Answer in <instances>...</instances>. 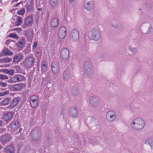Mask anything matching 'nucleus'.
Here are the masks:
<instances>
[{
  "instance_id": "nucleus-2",
  "label": "nucleus",
  "mask_w": 153,
  "mask_h": 153,
  "mask_svg": "<svg viewBox=\"0 0 153 153\" xmlns=\"http://www.w3.org/2000/svg\"><path fill=\"white\" fill-rule=\"evenodd\" d=\"M69 51L67 48H64L59 50V58L62 60L67 59L69 56Z\"/></svg>"
},
{
  "instance_id": "nucleus-6",
  "label": "nucleus",
  "mask_w": 153,
  "mask_h": 153,
  "mask_svg": "<svg viewBox=\"0 0 153 153\" xmlns=\"http://www.w3.org/2000/svg\"><path fill=\"white\" fill-rule=\"evenodd\" d=\"M70 37L73 41H76L79 37L78 32L76 30H73L70 33Z\"/></svg>"
},
{
  "instance_id": "nucleus-1",
  "label": "nucleus",
  "mask_w": 153,
  "mask_h": 153,
  "mask_svg": "<svg viewBox=\"0 0 153 153\" xmlns=\"http://www.w3.org/2000/svg\"><path fill=\"white\" fill-rule=\"evenodd\" d=\"M144 124V122L143 119L137 118L133 120L132 126L135 129H140L143 128Z\"/></svg>"
},
{
  "instance_id": "nucleus-14",
  "label": "nucleus",
  "mask_w": 153,
  "mask_h": 153,
  "mask_svg": "<svg viewBox=\"0 0 153 153\" xmlns=\"http://www.w3.org/2000/svg\"><path fill=\"white\" fill-rule=\"evenodd\" d=\"M4 150L6 153H15V152L14 148L11 145L6 146Z\"/></svg>"
},
{
  "instance_id": "nucleus-44",
  "label": "nucleus",
  "mask_w": 153,
  "mask_h": 153,
  "mask_svg": "<svg viewBox=\"0 0 153 153\" xmlns=\"http://www.w3.org/2000/svg\"><path fill=\"white\" fill-rule=\"evenodd\" d=\"M2 148V146H1V145L0 144V150Z\"/></svg>"
},
{
  "instance_id": "nucleus-29",
  "label": "nucleus",
  "mask_w": 153,
  "mask_h": 153,
  "mask_svg": "<svg viewBox=\"0 0 153 153\" xmlns=\"http://www.w3.org/2000/svg\"><path fill=\"white\" fill-rule=\"evenodd\" d=\"M25 9L23 8H22L20 10L17 11V14L20 15H23L25 14Z\"/></svg>"
},
{
  "instance_id": "nucleus-38",
  "label": "nucleus",
  "mask_w": 153,
  "mask_h": 153,
  "mask_svg": "<svg viewBox=\"0 0 153 153\" xmlns=\"http://www.w3.org/2000/svg\"><path fill=\"white\" fill-rule=\"evenodd\" d=\"M2 71L4 73H8L9 70L7 69H3L2 70Z\"/></svg>"
},
{
  "instance_id": "nucleus-27",
  "label": "nucleus",
  "mask_w": 153,
  "mask_h": 153,
  "mask_svg": "<svg viewBox=\"0 0 153 153\" xmlns=\"http://www.w3.org/2000/svg\"><path fill=\"white\" fill-rule=\"evenodd\" d=\"M52 69L53 72L55 74L57 73L59 71L58 67L56 66H54L53 65H52Z\"/></svg>"
},
{
  "instance_id": "nucleus-43",
  "label": "nucleus",
  "mask_w": 153,
  "mask_h": 153,
  "mask_svg": "<svg viewBox=\"0 0 153 153\" xmlns=\"http://www.w3.org/2000/svg\"><path fill=\"white\" fill-rule=\"evenodd\" d=\"M37 10H39L40 11L42 10V9L41 8H38V9H37Z\"/></svg>"
},
{
  "instance_id": "nucleus-42",
  "label": "nucleus",
  "mask_w": 153,
  "mask_h": 153,
  "mask_svg": "<svg viewBox=\"0 0 153 153\" xmlns=\"http://www.w3.org/2000/svg\"><path fill=\"white\" fill-rule=\"evenodd\" d=\"M3 132V130L2 129H0V133H1Z\"/></svg>"
},
{
  "instance_id": "nucleus-25",
  "label": "nucleus",
  "mask_w": 153,
  "mask_h": 153,
  "mask_svg": "<svg viewBox=\"0 0 153 153\" xmlns=\"http://www.w3.org/2000/svg\"><path fill=\"white\" fill-rule=\"evenodd\" d=\"M85 8L88 10H90L92 7V4L90 2H88L84 4Z\"/></svg>"
},
{
  "instance_id": "nucleus-40",
  "label": "nucleus",
  "mask_w": 153,
  "mask_h": 153,
  "mask_svg": "<svg viewBox=\"0 0 153 153\" xmlns=\"http://www.w3.org/2000/svg\"><path fill=\"white\" fill-rule=\"evenodd\" d=\"M2 121L0 120V126H1V125L2 124Z\"/></svg>"
},
{
  "instance_id": "nucleus-32",
  "label": "nucleus",
  "mask_w": 153,
  "mask_h": 153,
  "mask_svg": "<svg viewBox=\"0 0 153 153\" xmlns=\"http://www.w3.org/2000/svg\"><path fill=\"white\" fill-rule=\"evenodd\" d=\"M9 36L10 37L14 38H17L18 37L16 34L13 33H12L10 34Z\"/></svg>"
},
{
  "instance_id": "nucleus-3",
  "label": "nucleus",
  "mask_w": 153,
  "mask_h": 153,
  "mask_svg": "<svg viewBox=\"0 0 153 153\" xmlns=\"http://www.w3.org/2000/svg\"><path fill=\"white\" fill-rule=\"evenodd\" d=\"M100 38V34L97 30L93 29L90 34V39L96 41L98 40Z\"/></svg>"
},
{
  "instance_id": "nucleus-16",
  "label": "nucleus",
  "mask_w": 153,
  "mask_h": 153,
  "mask_svg": "<svg viewBox=\"0 0 153 153\" xmlns=\"http://www.w3.org/2000/svg\"><path fill=\"white\" fill-rule=\"evenodd\" d=\"M25 40L24 39L22 38L19 41L17 42V45L19 48H22L25 47Z\"/></svg>"
},
{
  "instance_id": "nucleus-5",
  "label": "nucleus",
  "mask_w": 153,
  "mask_h": 153,
  "mask_svg": "<svg viewBox=\"0 0 153 153\" xmlns=\"http://www.w3.org/2000/svg\"><path fill=\"white\" fill-rule=\"evenodd\" d=\"M34 62L33 58L30 56H29L25 58L24 64L25 66L26 67H31Z\"/></svg>"
},
{
  "instance_id": "nucleus-8",
  "label": "nucleus",
  "mask_w": 153,
  "mask_h": 153,
  "mask_svg": "<svg viewBox=\"0 0 153 153\" xmlns=\"http://www.w3.org/2000/svg\"><path fill=\"white\" fill-rule=\"evenodd\" d=\"M24 78V76L20 75H17L11 78V81L12 82H16L22 81Z\"/></svg>"
},
{
  "instance_id": "nucleus-13",
  "label": "nucleus",
  "mask_w": 153,
  "mask_h": 153,
  "mask_svg": "<svg viewBox=\"0 0 153 153\" xmlns=\"http://www.w3.org/2000/svg\"><path fill=\"white\" fill-rule=\"evenodd\" d=\"M13 116V115L10 112L5 113L3 115V118L5 121H7L12 119Z\"/></svg>"
},
{
  "instance_id": "nucleus-30",
  "label": "nucleus",
  "mask_w": 153,
  "mask_h": 153,
  "mask_svg": "<svg viewBox=\"0 0 153 153\" xmlns=\"http://www.w3.org/2000/svg\"><path fill=\"white\" fill-rule=\"evenodd\" d=\"M41 68L43 71L46 70V61H44L42 62Z\"/></svg>"
},
{
  "instance_id": "nucleus-45",
  "label": "nucleus",
  "mask_w": 153,
  "mask_h": 153,
  "mask_svg": "<svg viewBox=\"0 0 153 153\" xmlns=\"http://www.w3.org/2000/svg\"><path fill=\"white\" fill-rule=\"evenodd\" d=\"M70 1H73L74 0H69Z\"/></svg>"
},
{
  "instance_id": "nucleus-46",
  "label": "nucleus",
  "mask_w": 153,
  "mask_h": 153,
  "mask_svg": "<svg viewBox=\"0 0 153 153\" xmlns=\"http://www.w3.org/2000/svg\"><path fill=\"white\" fill-rule=\"evenodd\" d=\"M16 1H18V0H14Z\"/></svg>"
},
{
  "instance_id": "nucleus-23",
  "label": "nucleus",
  "mask_w": 153,
  "mask_h": 153,
  "mask_svg": "<svg viewBox=\"0 0 153 153\" xmlns=\"http://www.w3.org/2000/svg\"><path fill=\"white\" fill-rule=\"evenodd\" d=\"M22 18L20 16H18L17 17V20L15 22L16 25L19 26L21 25L22 22Z\"/></svg>"
},
{
  "instance_id": "nucleus-10",
  "label": "nucleus",
  "mask_w": 153,
  "mask_h": 153,
  "mask_svg": "<svg viewBox=\"0 0 153 153\" xmlns=\"http://www.w3.org/2000/svg\"><path fill=\"white\" fill-rule=\"evenodd\" d=\"M33 19L31 16H28L25 20L24 23L27 26L32 25Z\"/></svg>"
},
{
  "instance_id": "nucleus-41",
  "label": "nucleus",
  "mask_w": 153,
  "mask_h": 153,
  "mask_svg": "<svg viewBox=\"0 0 153 153\" xmlns=\"http://www.w3.org/2000/svg\"><path fill=\"white\" fill-rule=\"evenodd\" d=\"M22 128H20L18 133H20V132L21 131H22Z\"/></svg>"
},
{
  "instance_id": "nucleus-24",
  "label": "nucleus",
  "mask_w": 153,
  "mask_h": 153,
  "mask_svg": "<svg viewBox=\"0 0 153 153\" xmlns=\"http://www.w3.org/2000/svg\"><path fill=\"white\" fill-rule=\"evenodd\" d=\"M58 2V0H50V4L52 7L56 6Z\"/></svg>"
},
{
  "instance_id": "nucleus-19",
  "label": "nucleus",
  "mask_w": 153,
  "mask_h": 153,
  "mask_svg": "<svg viewBox=\"0 0 153 153\" xmlns=\"http://www.w3.org/2000/svg\"><path fill=\"white\" fill-rule=\"evenodd\" d=\"M23 58V56L20 53L16 54L14 56V60L16 62H20L21 59Z\"/></svg>"
},
{
  "instance_id": "nucleus-35",
  "label": "nucleus",
  "mask_w": 153,
  "mask_h": 153,
  "mask_svg": "<svg viewBox=\"0 0 153 153\" xmlns=\"http://www.w3.org/2000/svg\"><path fill=\"white\" fill-rule=\"evenodd\" d=\"M37 42H35L34 43L33 45V49H34L37 46Z\"/></svg>"
},
{
  "instance_id": "nucleus-12",
  "label": "nucleus",
  "mask_w": 153,
  "mask_h": 153,
  "mask_svg": "<svg viewBox=\"0 0 153 153\" xmlns=\"http://www.w3.org/2000/svg\"><path fill=\"white\" fill-rule=\"evenodd\" d=\"M77 114V111L76 108L74 106L71 107L70 109V115L72 117H76Z\"/></svg>"
},
{
  "instance_id": "nucleus-22",
  "label": "nucleus",
  "mask_w": 153,
  "mask_h": 153,
  "mask_svg": "<svg viewBox=\"0 0 153 153\" xmlns=\"http://www.w3.org/2000/svg\"><path fill=\"white\" fill-rule=\"evenodd\" d=\"M10 102V100L9 98H4L1 102V105H8Z\"/></svg>"
},
{
  "instance_id": "nucleus-9",
  "label": "nucleus",
  "mask_w": 153,
  "mask_h": 153,
  "mask_svg": "<svg viewBox=\"0 0 153 153\" xmlns=\"http://www.w3.org/2000/svg\"><path fill=\"white\" fill-rule=\"evenodd\" d=\"M38 97L36 96H33L30 97V103L31 106L35 107L37 105Z\"/></svg>"
},
{
  "instance_id": "nucleus-7",
  "label": "nucleus",
  "mask_w": 153,
  "mask_h": 153,
  "mask_svg": "<svg viewBox=\"0 0 153 153\" xmlns=\"http://www.w3.org/2000/svg\"><path fill=\"white\" fill-rule=\"evenodd\" d=\"M107 120L109 121H113L116 117V115L114 112L110 111H108L106 115Z\"/></svg>"
},
{
  "instance_id": "nucleus-31",
  "label": "nucleus",
  "mask_w": 153,
  "mask_h": 153,
  "mask_svg": "<svg viewBox=\"0 0 153 153\" xmlns=\"http://www.w3.org/2000/svg\"><path fill=\"white\" fill-rule=\"evenodd\" d=\"M8 77L6 75H3V74H0V79H8Z\"/></svg>"
},
{
  "instance_id": "nucleus-17",
  "label": "nucleus",
  "mask_w": 153,
  "mask_h": 153,
  "mask_svg": "<svg viewBox=\"0 0 153 153\" xmlns=\"http://www.w3.org/2000/svg\"><path fill=\"white\" fill-rule=\"evenodd\" d=\"M19 127V123L17 121L13 122L10 125L11 128L13 130H17Z\"/></svg>"
},
{
  "instance_id": "nucleus-21",
  "label": "nucleus",
  "mask_w": 153,
  "mask_h": 153,
  "mask_svg": "<svg viewBox=\"0 0 153 153\" xmlns=\"http://www.w3.org/2000/svg\"><path fill=\"white\" fill-rule=\"evenodd\" d=\"M33 4L32 3L30 2L29 4L26 6L27 11L28 12H30L33 10Z\"/></svg>"
},
{
  "instance_id": "nucleus-36",
  "label": "nucleus",
  "mask_w": 153,
  "mask_h": 153,
  "mask_svg": "<svg viewBox=\"0 0 153 153\" xmlns=\"http://www.w3.org/2000/svg\"><path fill=\"white\" fill-rule=\"evenodd\" d=\"M13 30H15L18 31V32L19 33L20 31L22 30V29L21 28H17L13 29Z\"/></svg>"
},
{
  "instance_id": "nucleus-37",
  "label": "nucleus",
  "mask_w": 153,
  "mask_h": 153,
  "mask_svg": "<svg viewBox=\"0 0 153 153\" xmlns=\"http://www.w3.org/2000/svg\"><path fill=\"white\" fill-rule=\"evenodd\" d=\"M129 49H130V50H131L132 52H136V51H137V50L136 48H132L131 47H130L129 48Z\"/></svg>"
},
{
  "instance_id": "nucleus-4",
  "label": "nucleus",
  "mask_w": 153,
  "mask_h": 153,
  "mask_svg": "<svg viewBox=\"0 0 153 153\" xmlns=\"http://www.w3.org/2000/svg\"><path fill=\"white\" fill-rule=\"evenodd\" d=\"M66 35V29L64 27H60L58 31V35L60 39L64 38Z\"/></svg>"
},
{
  "instance_id": "nucleus-11",
  "label": "nucleus",
  "mask_w": 153,
  "mask_h": 153,
  "mask_svg": "<svg viewBox=\"0 0 153 153\" xmlns=\"http://www.w3.org/2000/svg\"><path fill=\"white\" fill-rule=\"evenodd\" d=\"M20 101V99L19 97L14 98L11 102L10 106H8L9 108H13L16 106L18 104L19 102Z\"/></svg>"
},
{
  "instance_id": "nucleus-26",
  "label": "nucleus",
  "mask_w": 153,
  "mask_h": 153,
  "mask_svg": "<svg viewBox=\"0 0 153 153\" xmlns=\"http://www.w3.org/2000/svg\"><path fill=\"white\" fill-rule=\"evenodd\" d=\"M12 60V59L10 58L6 57L2 58L1 60V63H7L10 62Z\"/></svg>"
},
{
  "instance_id": "nucleus-34",
  "label": "nucleus",
  "mask_w": 153,
  "mask_h": 153,
  "mask_svg": "<svg viewBox=\"0 0 153 153\" xmlns=\"http://www.w3.org/2000/svg\"><path fill=\"white\" fill-rule=\"evenodd\" d=\"M1 85L3 87H5L7 85V84L5 82H0Z\"/></svg>"
},
{
  "instance_id": "nucleus-28",
  "label": "nucleus",
  "mask_w": 153,
  "mask_h": 153,
  "mask_svg": "<svg viewBox=\"0 0 153 153\" xmlns=\"http://www.w3.org/2000/svg\"><path fill=\"white\" fill-rule=\"evenodd\" d=\"M2 52L4 55L11 54V52L8 49H4L2 51Z\"/></svg>"
},
{
  "instance_id": "nucleus-20",
  "label": "nucleus",
  "mask_w": 153,
  "mask_h": 153,
  "mask_svg": "<svg viewBox=\"0 0 153 153\" xmlns=\"http://www.w3.org/2000/svg\"><path fill=\"white\" fill-rule=\"evenodd\" d=\"M1 141L3 143H6L10 141L9 137L5 135L1 136Z\"/></svg>"
},
{
  "instance_id": "nucleus-18",
  "label": "nucleus",
  "mask_w": 153,
  "mask_h": 153,
  "mask_svg": "<svg viewBox=\"0 0 153 153\" xmlns=\"http://www.w3.org/2000/svg\"><path fill=\"white\" fill-rule=\"evenodd\" d=\"M12 88L15 91H18L22 89L23 88V84L22 83L16 84L13 85Z\"/></svg>"
},
{
  "instance_id": "nucleus-15",
  "label": "nucleus",
  "mask_w": 153,
  "mask_h": 153,
  "mask_svg": "<svg viewBox=\"0 0 153 153\" xmlns=\"http://www.w3.org/2000/svg\"><path fill=\"white\" fill-rule=\"evenodd\" d=\"M50 24L52 27H56L58 25V19L56 18H53L51 20Z\"/></svg>"
},
{
  "instance_id": "nucleus-47",
  "label": "nucleus",
  "mask_w": 153,
  "mask_h": 153,
  "mask_svg": "<svg viewBox=\"0 0 153 153\" xmlns=\"http://www.w3.org/2000/svg\"><path fill=\"white\" fill-rule=\"evenodd\" d=\"M0 153H1V152H0Z\"/></svg>"
},
{
  "instance_id": "nucleus-33",
  "label": "nucleus",
  "mask_w": 153,
  "mask_h": 153,
  "mask_svg": "<svg viewBox=\"0 0 153 153\" xmlns=\"http://www.w3.org/2000/svg\"><path fill=\"white\" fill-rule=\"evenodd\" d=\"M14 70L13 69H12L9 70L8 74H9L11 76H12L14 74Z\"/></svg>"
},
{
  "instance_id": "nucleus-39",
  "label": "nucleus",
  "mask_w": 153,
  "mask_h": 153,
  "mask_svg": "<svg viewBox=\"0 0 153 153\" xmlns=\"http://www.w3.org/2000/svg\"><path fill=\"white\" fill-rule=\"evenodd\" d=\"M21 4V2H19L18 3L15 5V7H16L19 6Z\"/></svg>"
}]
</instances>
